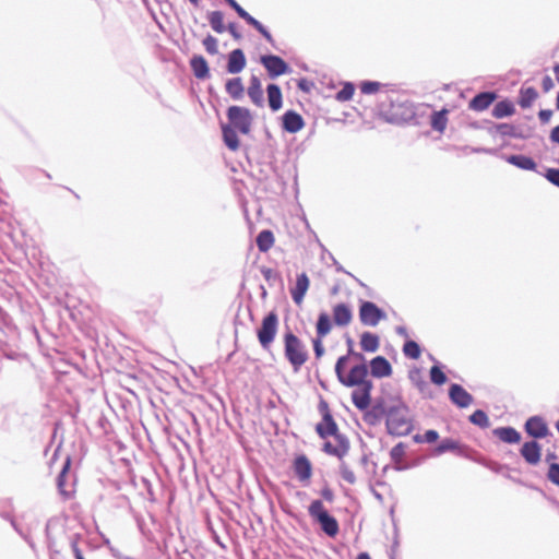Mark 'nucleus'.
<instances>
[{"instance_id": "nucleus-1", "label": "nucleus", "mask_w": 559, "mask_h": 559, "mask_svg": "<svg viewBox=\"0 0 559 559\" xmlns=\"http://www.w3.org/2000/svg\"><path fill=\"white\" fill-rule=\"evenodd\" d=\"M349 344V350L347 356H341L335 365V372L336 376L342 384L345 386H362L366 385V383H371L367 380L368 376V368L365 364H359L349 370L347 374H345L344 370L346 367V364L348 361V357L353 356L358 360H364V356L360 353H356L352 348V340L348 341Z\"/></svg>"}, {"instance_id": "nucleus-2", "label": "nucleus", "mask_w": 559, "mask_h": 559, "mask_svg": "<svg viewBox=\"0 0 559 559\" xmlns=\"http://www.w3.org/2000/svg\"><path fill=\"white\" fill-rule=\"evenodd\" d=\"M284 355L295 372H298L309 358L306 345L293 332L284 334Z\"/></svg>"}, {"instance_id": "nucleus-3", "label": "nucleus", "mask_w": 559, "mask_h": 559, "mask_svg": "<svg viewBox=\"0 0 559 559\" xmlns=\"http://www.w3.org/2000/svg\"><path fill=\"white\" fill-rule=\"evenodd\" d=\"M386 429L390 435L407 436L413 429L408 409L404 405L390 407L386 413Z\"/></svg>"}, {"instance_id": "nucleus-4", "label": "nucleus", "mask_w": 559, "mask_h": 559, "mask_svg": "<svg viewBox=\"0 0 559 559\" xmlns=\"http://www.w3.org/2000/svg\"><path fill=\"white\" fill-rule=\"evenodd\" d=\"M309 515L320 524L321 530L330 537L338 534L337 520L330 515L321 500H313L308 508Z\"/></svg>"}, {"instance_id": "nucleus-5", "label": "nucleus", "mask_w": 559, "mask_h": 559, "mask_svg": "<svg viewBox=\"0 0 559 559\" xmlns=\"http://www.w3.org/2000/svg\"><path fill=\"white\" fill-rule=\"evenodd\" d=\"M278 330V316L275 311L269 312L261 322V326L257 330V337L261 347L265 350L271 348Z\"/></svg>"}, {"instance_id": "nucleus-6", "label": "nucleus", "mask_w": 559, "mask_h": 559, "mask_svg": "<svg viewBox=\"0 0 559 559\" xmlns=\"http://www.w3.org/2000/svg\"><path fill=\"white\" fill-rule=\"evenodd\" d=\"M227 118L230 127L237 129L242 134H248L251 130L252 115L248 108L240 106H230L227 110Z\"/></svg>"}, {"instance_id": "nucleus-7", "label": "nucleus", "mask_w": 559, "mask_h": 559, "mask_svg": "<svg viewBox=\"0 0 559 559\" xmlns=\"http://www.w3.org/2000/svg\"><path fill=\"white\" fill-rule=\"evenodd\" d=\"M384 117L391 123H407L414 120L415 110L408 103H391L389 109L384 111Z\"/></svg>"}, {"instance_id": "nucleus-8", "label": "nucleus", "mask_w": 559, "mask_h": 559, "mask_svg": "<svg viewBox=\"0 0 559 559\" xmlns=\"http://www.w3.org/2000/svg\"><path fill=\"white\" fill-rule=\"evenodd\" d=\"M386 318L385 312L372 301H362L359 307V320L367 326H376Z\"/></svg>"}, {"instance_id": "nucleus-9", "label": "nucleus", "mask_w": 559, "mask_h": 559, "mask_svg": "<svg viewBox=\"0 0 559 559\" xmlns=\"http://www.w3.org/2000/svg\"><path fill=\"white\" fill-rule=\"evenodd\" d=\"M319 408L322 413V420L316 427L317 433L323 439L336 436L337 425L330 413L328 403L321 401Z\"/></svg>"}, {"instance_id": "nucleus-10", "label": "nucleus", "mask_w": 559, "mask_h": 559, "mask_svg": "<svg viewBox=\"0 0 559 559\" xmlns=\"http://www.w3.org/2000/svg\"><path fill=\"white\" fill-rule=\"evenodd\" d=\"M260 61L266 69L271 79L283 75L289 71L288 64L278 56L265 55L261 56Z\"/></svg>"}, {"instance_id": "nucleus-11", "label": "nucleus", "mask_w": 559, "mask_h": 559, "mask_svg": "<svg viewBox=\"0 0 559 559\" xmlns=\"http://www.w3.org/2000/svg\"><path fill=\"white\" fill-rule=\"evenodd\" d=\"M236 12L249 25L254 27L267 43L274 44V38L271 33L253 16H251L242 7H240L235 0H225Z\"/></svg>"}, {"instance_id": "nucleus-12", "label": "nucleus", "mask_w": 559, "mask_h": 559, "mask_svg": "<svg viewBox=\"0 0 559 559\" xmlns=\"http://www.w3.org/2000/svg\"><path fill=\"white\" fill-rule=\"evenodd\" d=\"M293 471L300 483L308 484L312 477V464L305 454L297 455L293 461Z\"/></svg>"}, {"instance_id": "nucleus-13", "label": "nucleus", "mask_w": 559, "mask_h": 559, "mask_svg": "<svg viewBox=\"0 0 559 559\" xmlns=\"http://www.w3.org/2000/svg\"><path fill=\"white\" fill-rule=\"evenodd\" d=\"M525 431L533 438H545L549 433L546 421L539 416H533L526 420Z\"/></svg>"}, {"instance_id": "nucleus-14", "label": "nucleus", "mask_w": 559, "mask_h": 559, "mask_svg": "<svg viewBox=\"0 0 559 559\" xmlns=\"http://www.w3.org/2000/svg\"><path fill=\"white\" fill-rule=\"evenodd\" d=\"M520 453L526 463L530 465H537L542 457V448L536 441L525 442Z\"/></svg>"}, {"instance_id": "nucleus-15", "label": "nucleus", "mask_w": 559, "mask_h": 559, "mask_svg": "<svg viewBox=\"0 0 559 559\" xmlns=\"http://www.w3.org/2000/svg\"><path fill=\"white\" fill-rule=\"evenodd\" d=\"M372 389V383H366V385L358 386L352 393L353 404L360 411L368 408L370 405V391Z\"/></svg>"}, {"instance_id": "nucleus-16", "label": "nucleus", "mask_w": 559, "mask_h": 559, "mask_svg": "<svg viewBox=\"0 0 559 559\" xmlns=\"http://www.w3.org/2000/svg\"><path fill=\"white\" fill-rule=\"evenodd\" d=\"M310 281L306 273H301L297 275L296 284L290 289V295L294 300V302L298 306H300L304 301L305 295L307 290L309 289Z\"/></svg>"}, {"instance_id": "nucleus-17", "label": "nucleus", "mask_w": 559, "mask_h": 559, "mask_svg": "<svg viewBox=\"0 0 559 559\" xmlns=\"http://www.w3.org/2000/svg\"><path fill=\"white\" fill-rule=\"evenodd\" d=\"M449 395L451 401L459 407H467L473 402V396L460 384H452Z\"/></svg>"}, {"instance_id": "nucleus-18", "label": "nucleus", "mask_w": 559, "mask_h": 559, "mask_svg": "<svg viewBox=\"0 0 559 559\" xmlns=\"http://www.w3.org/2000/svg\"><path fill=\"white\" fill-rule=\"evenodd\" d=\"M371 374L376 378L390 377L392 374V366L383 356H377L370 361Z\"/></svg>"}, {"instance_id": "nucleus-19", "label": "nucleus", "mask_w": 559, "mask_h": 559, "mask_svg": "<svg viewBox=\"0 0 559 559\" xmlns=\"http://www.w3.org/2000/svg\"><path fill=\"white\" fill-rule=\"evenodd\" d=\"M248 96L257 107H263L264 97L261 81L258 76L252 75L247 90Z\"/></svg>"}, {"instance_id": "nucleus-20", "label": "nucleus", "mask_w": 559, "mask_h": 559, "mask_svg": "<svg viewBox=\"0 0 559 559\" xmlns=\"http://www.w3.org/2000/svg\"><path fill=\"white\" fill-rule=\"evenodd\" d=\"M304 126H305L304 119L298 112H296L294 110H288L284 114L283 128L287 132L296 133V132L300 131L304 128Z\"/></svg>"}, {"instance_id": "nucleus-21", "label": "nucleus", "mask_w": 559, "mask_h": 559, "mask_svg": "<svg viewBox=\"0 0 559 559\" xmlns=\"http://www.w3.org/2000/svg\"><path fill=\"white\" fill-rule=\"evenodd\" d=\"M246 57L241 49H235L228 55L227 71L231 74L241 72L246 67Z\"/></svg>"}, {"instance_id": "nucleus-22", "label": "nucleus", "mask_w": 559, "mask_h": 559, "mask_svg": "<svg viewBox=\"0 0 559 559\" xmlns=\"http://www.w3.org/2000/svg\"><path fill=\"white\" fill-rule=\"evenodd\" d=\"M353 320L350 308L345 304H337L333 307V321L338 326H346Z\"/></svg>"}, {"instance_id": "nucleus-23", "label": "nucleus", "mask_w": 559, "mask_h": 559, "mask_svg": "<svg viewBox=\"0 0 559 559\" xmlns=\"http://www.w3.org/2000/svg\"><path fill=\"white\" fill-rule=\"evenodd\" d=\"M496 99V94L491 92H484L477 94L471 102L469 108L475 111H483L487 109Z\"/></svg>"}, {"instance_id": "nucleus-24", "label": "nucleus", "mask_w": 559, "mask_h": 559, "mask_svg": "<svg viewBox=\"0 0 559 559\" xmlns=\"http://www.w3.org/2000/svg\"><path fill=\"white\" fill-rule=\"evenodd\" d=\"M360 347L364 352L374 353L380 347V338L377 334L371 332H364L360 335Z\"/></svg>"}, {"instance_id": "nucleus-25", "label": "nucleus", "mask_w": 559, "mask_h": 559, "mask_svg": "<svg viewBox=\"0 0 559 559\" xmlns=\"http://www.w3.org/2000/svg\"><path fill=\"white\" fill-rule=\"evenodd\" d=\"M269 106L273 111H277L282 108L283 96L278 85L270 84L266 87Z\"/></svg>"}, {"instance_id": "nucleus-26", "label": "nucleus", "mask_w": 559, "mask_h": 559, "mask_svg": "<svg viewBox=\"0 0 559 559\" xmlns=\"http://www.w3.org/2000/svg\"><path fill=\"white\" fill-rule=\"evenodd\" d=\"M493 433L506 443H519L521 441V435L512 427L497 428Z\"/></svg>"}, {"instance_id": "nucleus-27", "label": "nucleus", "mask_w": 559, "mask_h": 559, "mask_svg": "<svg viewBox=\"0 0 559 559\" xmlns=\"http://www.w3.org/2000/svg\"><path fill=\"white\" fill-rule=\"evenodd\" d=\"M537 97L538 93L534 87H522L519 93L518 103L521 108L526 109L533 105Z\"/></svg>"}, {"instance_id": "nucleus-28", "label": "nucleus", "mask_w": 559, "mask_h": 559, "mask_svg": "<svg viewBox=\"0 0 559 559\" xmlns=\"http://www.w3.org/2000/svg\"><path fill=\"white\" fill-rule=\"evenodd\" d=\"M236 130L237 129L231 128L229 124H224L222 127L224 143L229 150L234 152L237 151L240 146Z\"/></svg>"}, {"instance_id": "nucleus-29", "label": "nucleus", "mask_w": 559, "mask_h": 559, "mask_svg": "<svg viewBox=\"0 0 559 559\" xmlns=\"http://www.w3.org/2000/svg\"><path fill=\"white\" fill-rule=\"evenodd\" d=\"M190 66L197 79H205L209 76V66L202 56H194L190 60Z\"/></svg>"}, {"instance_id": "nucleus-30", "label": "nucleus", "mask_w": 559, "mask_h": 559, "mask_svg": "<svg viewBox=\"0 0 559 559\" xmlns=\"http://www.w3.org/2000/svg\"><path fill=\"white\" fill-rule=\"evenodd\" d=\"M449 110L443 108L439 111H435L430 117V126L433 130L442 133L448 124Z\"/></svg>"}, {"instance_id": "nucleus-31", "label": "nucleus", "mask_w": 559, "mask_h": 559, "mask_svg": "<svg viewBox=\"0 0 559 559\" xmlns=\"http://www.w3.org/2000/svg\"><path fill=\"white\" fill-rule=\"evenodd\" d=\"M71 466V459L68 456L64 461V464L62 466V469L57 478V486L62 496L66 498H69L71 496V491L68 490L67 486V475Z\"/></svg>"}, {"instance_id": "nucleus-32", "label": "nucleus", "mask_w": 559, "mask_h": 559, "mask_svg": "<svg viewBox=\"0 0 559 559\" xmlns=\"http://www.w3.org/2000/svg\"><path fill=\"white\" fill-rule=\"evenodd\" d=\"M255 242L261 252H267L274 246L275 238L271 230L264 229L259 233Z\"/></svg>"}, {"instance_id": "nucleus-33", "label": "nucleus", "mask_w": 559, "mask_h": 559, "mask_svg": "<svg viewBox=\"0 0 559 559\" xmlns=\"http://www.w3.org/2000/svg\"><path fill=\"white\" fill-rule=\"evenodd\" d=\"M225 88H226L227 94L233 99L238 100L243 96L245 88H243L242 81L240 78L229 79L226 82Z\"/></svg>"}, {"instance_id": "nucleus-34", "label": "nucleus", "mask_w": 559, "mask_h": 559, "mask_svg": "<svg viewBox=\"0 0 559 559\" xmlns=\"http://www.w3.org/2000/svg\"><path fill=\"white\" fill-rule=\"evenodd\" d=\"M515 111L514 105L511 100L504 99L497 103L492 109V116L497 119L512 116Z\"/></svg>"}, {"instance_id": "nucleus-35", "label": "nucleus", "mask_w": 559, "mask_h": 559, "mask_svg": "<svg viewBox=\"0 0 559 559\" xmlns=\"http://www.w3.org/2000/svg\"><path fill=\"white\" fill-rule=\"evenodd\" d=\"M508 162L525 170H534L536 168V163L533 160V158L525 155H511L508 158Z\"/></svg>"}, {"instance_id": "nucleus-36", "label": "nucleus", "mask_w": 559, "mask_h": 559, "mask_svg": "<svg viewBox=\"0 0 559 559\" xmlns=\"http://www.w3.org/2000/svg\"><path fill=\"white\" fill-rule=\"evenodd\" d=\"M331 329H332V324H331L329 316L324 312L321 313L319 316L318 322H317L318 337L323 338L324 336H326L330 333Z\"/></svg>"}, {"instance_id": "nucleus-37", "label": "nucleus", "mask_w": 559, "mask_h": 559, "mask_svg": "<svg viewBox=\"0 0 559 559\" xmlns=\"http://www.w3.org/2000/svg\"><path fill=\"white\" fill-rule=\"evenodd\" d=\"M209 22L211 27L216 33H224L225 32V25H224V14L221 11H213L209 14Z\"/></svg>"}, {"instance_id": "nucleus-38", "label": "nucleus", "mask_w": 559, "mask_h": 559, "mask_svg": "<svg viewBox=\"0 0 559 559\" xmlns=\"http://www.w3.org/2000/svg\"><path fill=\"white\" fill-rule=\"evenodd\" d=\"M403 354L411 359H418L421 354L419 345L415 341H407L403 346Z\"/></svg>"}, {"instance_id": "nucleus-39", "label": "nucleus", "mask_w": 559, "mask_h": 559, "mask_svg": "<svg viewBox=\"0 0 559 559\" xmlns=\"http://www.w3.org/2000/svg\"><path fill=\"white\" fill-rule=\"evenodd\" d=\"M323 450L331 454L335 455L338 459H343V456L347 453L348 447L346 444L333 445L331 442H325Z\"/></svg>"}, {"instance_id": "nucleus-40", "label": "nucleus", "mask_w": 559, "mask_h": 559, "mask_svg": "<svg viewBox=\"0 0 559 559\" xmlns=\"http://www.w3.org/2000/svg\"><path fill=\"white\" fill-rule=\"evenodd\" d=\"M355 93V86L352 83H345L343 87L336 93V99L338 102L350 100Z\"/></svg>"}, {"instance_id": "nucleus-41", "label": "nucleus", "mask_w": 559, "mask_h": 559, "mask_svg": "<svg viewBox=\"0 0 559 559\" xmlns=\"http://www.w3.org/2000/svg\"><path fill=\"white\" fill-rule=\"evenodd\" d=\"M469 420L479 427H488L489 426V419L485 412L477 409L475 411L471 416Z\"/></svg>"}, {"instance_id": "nucleus-42", "label": "nucleus", "mask_w": 559, "mask_h": 559, "mask_svg": "<svg viewBox=\"0 0 559 559\" xmlns=\"http://www.w3.org/2000/svg\"><path fill=\"white\" fill-rule=\"evenodd\" d=\"M430 380L437 385H442L447 382L448 378L438 366H433L430 369Z\"/></svg>"}, {"instance_id": "nucleus-43", "label": "nucleus", "mask_w": 559, "mask_h": 559, "mask_svg": "<svg viewBox=\"0 0 559 559\" xmlns=\"http://www.w3.org/2000/svg\"><path fill=\"white\" fill-rule=\"evenodd\" d=\"M340 469H341V476L346 483H348L350 485L355 484V481H356L355 473L345 462L341 463Z\"/></svg>"}, {"instance_id": "nucleus-44", "label": "nucleus", "mask_w": 559, "mask_h": 559, "mask_svg": "<svg viewBox=\"0 0 559 559\" xmlns=\"http://www.w3.org/2000/svg\"><path fill=\"white\" fill-rule=\"evenodd\" d=\"M203 46L210 55H216L218 52L217 39L212 35H207L203 39Z\"/></svg>"}, {"instance_id": "nucleus-45", "label": "nucleus", "mask_w": 559, "mask_h": 559, "mask_svg": "<svg viewBox=\"0 0 559 559\" xmlns=\"http://www.w3.org/2000/svg\"><path fill=\"white\" fill-rule=\"evenodd\" d=\"M459 448V443L452 439H444L436 449L438 454L444 453L447 451H453Z\"/></svg>"}, {"instance_id": "nucleus-46", "label": "nucleus", "mask_w": 559, "mask_h": 559, "mask_svg": "<svg viewBox=\"0 0 559 559\" xmlns=\"http://www.w3.org/2000/svg\"><path fill=\"white\" fill-rule=\"evenodd\" d=\"M381 87V83L379 82H372V81H366L360 84V91L364 94H373L377 93Z\"/></svg>"}, {"instance_id": "nucleus-47", "label": "nucleus", "mask_w": 559, "mask_h": 559, "mask_svg": "<svg viewBox=\"0 0 559 559\" xmlns=\"http://www.w3.org/2000/svg\"><path fill=\"white\" fill-rule=\"evenodd\" d=\"M547 477L552 484L559 486V464L558 463H551L549 465Z\"/></svg>"}, {"instance_id": "nucleus-48", "label": "nucleus", "mask_w": 559, "mask_h": 559, "mask_svg": "<svg viewBox=\"0 0 559 559\" xmlns=\"http://www.w3.org/2000/svg\"><path fill=\"white\" fill-rule=\"evenodd\" d=\"M546 179L552 185L559 187V169L548 168L545 174Z\"/></svg>"}, {"instance_id": "nucleus-49", "label": "nucleus", "mask_w": 559, "mask_h": 559, "mask_svg": "<svg viewBox=\"0 0 559 559\" xmlns=\"http://www.w3.org/2000/svg\"><path fill=\"white\" fill-rule=\"evenodd\" d=\"M297 86L300 91H302L305 93H310L311 90L313 88L314 84H313V82H311L307 79H300L297 82Z\"/></svg>"}, {"instance_id": "nucleus-50", "label": "nucleus", "mask_w": 559, "mask_h": 559, "mask_svg": "<svg viewBox=\"0 0 559 559\" xmlns=\"http://www.w3.org/2000/svg\"><path fill=\"white\" fill-rule=\"evenodd\" d=\"M313 349L317 358L322 357V355L324 354L322 338L317 337L316 340H313Z\"/></svg>"}, {"instance_id": "nucleus-51", "label": "nucleus", "mask_w": 559, "mask_h": 559, "mask_svg": "<svg viewBox=\"0 0 559 559\" xmlns=\"http://www.w3.org/2000/svg\"><path fill=\"white\" fill-rule=\"evenodd\" d=\"M439 438V435L436 430H427L424 435V440L428 443H432L437 441Z\"/></svg>"}, {"instance_id": "nucleus-52", "label": "nucleus", "mask_w": 559, "mask_h": 559, "mask_svg": "<svg viewBox=\"0 0 559 559\" xmlns=\"http://www.w3.org/2000/svg\"><path fill=\"white\" fill-rule=\"evenodd\" d=\"M552 116V111L550 109H542L538 112V118L543 123L549 122L550 118Z\"/></svg>"}, {"instance_id": "nucleus-53", "label": "nucleus", "mask_w": 559, "mask_h": 559, "mask_svg": "<svg viewBox=\"0 0 559 559\" xmlns=\"http://www.w3.org/2000/svg\"><path fill=\"white\" fill-rule=\"evenodd\" d=\"M555 84H554V81L550 76L546 75L543 81H542V87L544 90V92H549L554 88Z\"/></svg>"}, {"instance_id": "nucleus-54", "label": "nucleus", "mask_w": 559, "mask_h": 559, "mask_svg": "<svg viewBox=\"0 0 559 559\" xmlns=\"http://www.w3.org/2000/svg\"><path fill=\"white\" fill-rule=\"evenodd\" d=\"M71 548H72V551H73V555L75 557V559H81L83 557V552L82 550L80 549L79 547V544H78V540L76 539H73L72 543H71Z\"/></svg>"}, {"instance_id": "nucleus-55", "label": "nucleus", "mask_w": 559, "mask_h": 559, "mask_svg": "<svg viewBox=\"0 0 559 559\" xmlns=\"http://www.w3.org/2000/svg\"><path fill=\"white\" fill-rule=\"evenodd\" d=\"M321 497L328 501L333 502L334 501V493L330 488H324L321 490Z\"/></svg>"}, {"instance_id": "nucleus-56", "label": "nucleus", "mask_w": 559, "mask_h": 559, "mask_svg": "<svg viewBox=\"0 0 559 559\" xmlns=\"http://www.w3.org/2000/svg\"><path fill=\"white\" fill-rule=\"evenodd\" d=\"M227 29L236 40L241 39V34L238 32L237 26L234 23H229Z\"/></svg>"}, {"instance_id": "nucleus-57", "label": "nucleus", "mask_w": 559, "mask_h": 559, "mask_svg": "<svg viewBox=\"0 0 559 559\" xmlns=\"http://www.w3.org/2000/svg\"><path fill=\"white\" fill-rule=\"evenodd\" d=\"M550 140L559 144V126L552 129L550 133Z\"/></svg>"}, {"instance_id": "nucleus-58", "label": "nucleus", "mask_w": 559, "mask_h": 559, "mask_svg": "<svg viewBox=\"0 0 559 559\" xmlns=\"http://www.w3.org/2000/svg\"><path fill=\"white\" fill-rule=\"evenodd\" d=\"M365 419H366L367 421H369V423L373 424V423H374V420L377 419V417H376V416H373V414H372V413H368V414H366Z\"/></svg>"}, {"instance_id": "nucleus-59", "label": "nucleus", "mask_w": 559, "mask_h": 559, "mask_svg": "<svg viewBox=\"0 0 559 559\" xmlns=\"http://www.w3.org/2000/svg\"><path fill=\"white\" fill-rule=\"evenodd\" d=\"M554 73H555V76H556V80L557 82L559 83V64H555L554 68Z\"/></svg>"}, {"instance_id": "nucleus-60", "label": "nucleus", "mask_w": 559, "mask_h": 559, "mask_svg": "<svg viewBox=\"0 0 559 559\" xmlns=\"http://www.w3.org/2000/svg\"><path fill=\"white\" fill-rule=\"evenodd\" d=\"M356 559H371L367 552H360Z\"/></svg>"}, {"instance_id": "nucleus-61", "label": "nucleus", "mask_w": 559, "mask_h": 559, "mask_svg": "<svg viewBox=\"0 0 559 559\" xmlns=\"http://www.w3.org/2000/svg\"><path fill=\"white\" fill-rule=\"evenodd\" d=\"M401 449H402V444H399V445L394 447L393 450H392V455L399 454Z\"/></svg>"}, {"instance_id": "nucleus-62", "label": "nucleus", "mask_w": 559, "mask_h": 559, "mask_svg": "<svg viewBox=\"0 0 559 559\" xmlns=\"http://www.w3.org/2000/svg\"><path fill=\"white\" fill-rule=\"evenodd\" d=\"M556 107H557V109L559 110V94L557 95V99H556Z\"/></svg>"}, {"instance_id": "nucleus-63", "label": "nucleus", "mask_w": 559, "mask_h": 559, "mask_svg": "<svg viewBox=\"0 0 559 559\" xmlns=\"http://www.w3.org/2000/svg\"><path fill=\"white\" fill-rule=\"evenodd\" d=\"M190 2L194 5H198L199 4V0H190Z\"/></svg>"}, {"instance_id": "nucleus-64", "label": "nucleus", "mask_w": 559, "mask_h": 559, "mask_svg": "<svg viewBox=\"0 0 559 559\" xmlns=\"http://www.w3.org/2000/svg\"><path fill=\"white\" fill-rule=\"evenodd\" d=\"M554 457H556V455H555V454H549V455L547 456V460H552Z\"/></svg>"}]
</instances>
